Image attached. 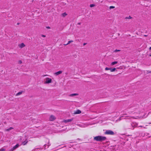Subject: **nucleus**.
Returning a JSON list of instances; mask_svg holds the SVG:
<instances>
[{
    "instance_id": "1",
    "label": "nucleus",
    "mask_w": 151,
    "mask_h": 151,
    "mask_svg": "<svg viewBox=\"0 0 151 151\" xmlns=\"http://www.w3.org/2000/svg\"><path fill=\"white\" fill-rule=\"evenodd\" d=\"M106 139V137L100 136H96L94 137V139L97 141H102L105 140Z\"/></svg>"
},
{
    "instance_id": "2",
    "label": "nucleus",
    "mask_w": 151,
    "mask_h": 151,
    "mask_svg": "<svg viewBox=\"0 0 151 151\" xmlns=\"http://www.w3.org/2000/svg\"><path fill=\"white\" fill-rule=\"evenodd\" d=\"M125 127L126 129H132V123H127L125 125Z\"/></svg>"
},
{
    "instance_id": "3",
    "label": "nucleus",
    "mask_w": 151,
    "mask_h": 151,
    "mask_svg": "<svg viewBox=\"0 0 151 151\" xmlns=\"http://www.w3.org/2000/svg\"><path fill=\"white\" fill-rule=\"evenodd\" d=\"M105 134H109L111 135H113L114 134V132L111 130H107L105 132Z\"/></svg>"
},
{
    "instance_id": "4",
    "label": "nucleus",
    "mask_w": 151,
    "mask_h": 151,
    "mask_svg": "<svg viewBox=\"0 0 151 151\" xmlns=\"http://www.w3.org/2000/svg\"><path fill=\"white\" fill-rule=\"evenodd\" d=\"M52 82V79L48 78H46V81H45V83H49Z\"/></svg>"
},
{
    "instance_id": "5",
    "label": "nucleus",
    "mask_w": 151,
    "mask_h": 151,
    "mask_svg": "<svg viewBox=\"0 0 151 151\" xmlns=\"http://www.w3.org/2000/svg\"><path fill=\"white\" fill-rule=\"evenodd\" d=\"M132 129H133L134 127H137L138 124L135 122H133L132 123Z\"/></svg>"
},
{
    "instance_id": "6",
    "label": "nucleus",
    "mask_w": 151,
    "mask_h": 151,
    "mask_svg": "<svg viewBox=\"0 0 151 151\" xmlns=\"http://www.w3.org/2000/svg\"><path fill=\"white\" fill-rule=\"evenodd\" d=\"M73 118L71 119L64 120L63 121V122H64L65 123H67V122H71L73 120Z\"/></svg>"
},
{
    "instance_id": "7",
    "label": "nucleus",
    "mask_w": 151,
    "mask_h": 151,
    "mask_svg": "<svg viewBox=\"0 0 151 151\" xmlns=\"http://www.w3.org/2000/svg\"><path fill=\"white\" fill-rule=\"evenodd\" d=\"M19 146V144H16L15 146H14L9 151H13L17 148Z\"/></svg>"
},
{
    "instance_id": "8",
    "label": "nucleus",
    "mask_w": 151,
    "mask_h": 151,
    "mask_svg": "<svg viewBox=\"0 0 151 151\" xmlns=\"http://www.w3.org/2000/svg\"><path fill=\"white\" fill-rule=\"evenodd\" d=\"M55 119L56 118L54 116L52 115L50 116L49 119L50 121H53L55 120Z\"/></svg>"
},
{
    "instance_id": "9",
    "label": "nucleus",
    "mask_w": 151,
    "mask_h": 151,
    "mask_svg": "<svg viewBox=\"0 0 151 151\" xmlns=\"http://www.w3.org/2000/svg\"><path fill=\"white\" fill-rule=\"evenodd\" d=\"M63 71L61 70L57 72H56L54 73V74L56 76H58L60 74L62 73Z\"/></svg>"
},
{
    "instance_id": "10",
    "label": "nucleus",
    "mask_w": 151,
    "mask_h": 151,
    "mask_svg": "<svg viewBox=\"0 0 151 151\" xmlns=\"http://www.w3.org/2000/svg\"><path fill=\"white\" fill-rule=\"evenodd\" d=\"M19 46L20 48H22L25 46V45L23 43H22L19 45Z\"/></svg>"
},
{
    "instance_id": "11",
    "label": "nucleus",
    "mask_w": 151,
    "mask_h": 151,
    "mask_svg": "<svg viewBox=\"0 0 151 151\" xmlns=\"http://www.w3.org/2000/svg\"><path fill=\"white\" fill-rule=\"evenodd\" d=\"M28 142L27 139L25 141L22 142V145H25Z\"/></svg>"
},
{
    "instance_id": "12",
    "label": "nucleus",
    "mask_w": 151,
    "mask_h": 151,
    "mask_svg": "<svg viewBox=\"0 0 151 151\" xmlns=\"http://www.w3.org/2000/svg\"><path fill=\"white\" fill-rule=\"evenodd\" d=\"M81 113V111L79 110H77L74 112V114H79Z\"/></svg>"
},
{
    "instance_id": "13",
    "label": "nucleus",
    "mask_w": 151,
    "mask_h": 151,
    "mask_svg": "<svg viewBox=\"0 0 151 151\" xmlns=\"http://www.w3.org/2000/svg\"><path fill=\"white\" fill-rule=\"evenodd\" d=\"M118 62L117 61H114L112 62L111 63V65H114L116 64Z\"/></svg>"
},
{
    "instance_id": "14",
    "label": "nucleus",
    "mask_w": 151,
    "mask_h": 151,
    "mask_svg": "<svg viewBox=\"0 0 151 151\" xmlns=\"http://www.w3.org/2000/svg\"><path fill=\"white\" fill-rule=\"evenodd\" d=\"M67 15V14L65 13L64 12L62 14V16L63 17H65V16Z\"/></svg>"
},
{
    "instance_id": "15",
    "label": "nucleus",
    "mask_w": 151,
    "mask_h": 151,
    "mask_svg": "<svg viewBox=\"0 0 151 151\" xmlns=\"http://www.w3.org/2000/svg\"><path fill=\"white\" fill-rule=\"evenodd\" d=\"M116 70V69L115 68H110V70L111 72H114V71H115Z\"/></svg>"
},
{
    "instance_id": "16",
    "label": "nucleus",
    "mask_w": 151,
    "mask_h": 151,
    "mask_svg": "<svg viewBox=\"0 0 151 151\" xmlns=\"http://www.w3.org/2000/svg\"><path fill=\"white\" fill-rule=\"evenodd\" d=\"M78 95V94L77 93H73V94H72L70 95V96H77Z\"/></svg>"
},
{
    "instance_id": "17",
    "label": "nucleus",
    "mask_w": 151,
    "mask_h": 151,
    "mask_svg": "<svg viewBox=\"0 0 151 151\" xmlns=\"http://www.w3.org/2000/svg\"><path fill=\"white\" fill-rule=\"evenodd\" d=\"M13 129V127H10L9 128L6 129V131H9L11 130V129Z\"/></svg>"
},
{
    "instance_id": "18",
    "label": "nucleus",
    "mask_w": 151,
    "mask_h": 151,
    "mask_svg": "<svg viewBox=\"0 0 151 151\" xmlns=\"http://www.w3.org/2000/svg\"><path fill=\"white\" fill-rule=\"evenodd\" d=\"M95 6V5L94 4H91L90 5V7H93L94 6Z\"/></svg>"
},
{
    "instance_id": "19",
    "label": "nucleus",
    "mask_w": 151,
    "mask_h": 151,
    "mask_svg": "<svg viewBox=\"0 0 151 151\" xmlns=\"http://www.w3.org/2000/svg\"><path fill=\"white\" fill-rule=\"evenodd\" d=\"M22 93V92H19L17 94H16V95L17 96H18V95H19L20 94H21Z\"/></svg>"
},
{
    "instance_id": "20",
    "label": "nucleus",
    "mask_w": 151,
    "mask_h": 151,
    "mask_svg": "<svg viewBox=\"0 0 151 151\" xmlns=\"http://www.w3.org/2000/svg\"><path fill=\"white\" fill-rule=\"evenodd\" d=\"M49 145H47L46 144L45 145H44V147H45V148L46 149V147H47V148H48V147H49Z\"/></svg>"
},
{
    "instance_id": "21",
    "label": "nucleus",
    "mask_w": 151,
    "mask_h": 151,
    "mask_svg": "<svg viewBox=\"0 0 151 151\" xmlns=\"http://www.w3.org/2000/svg\"><path fill=\"white\" fill-rule=\"evenodd\" d=\"M132 18V17L130 16H129V17H126L125 19H131Z\"/></svg>"
},
{
    "instance_id": "22",
    "label": "nucleus",
    "mask_w": 151,
    "mask_h": 151,
    "mask_svg": "<svg viewBox=\"0 0 151 151\" xmlns=\"http://www.w3.org/2000/svg\"><path fill=\"white\" fill-rule=\"evenodd\" d=\"M77 125L80 127H84L83 126V125H81V124H77Z\"/></svg>"
},
{
    "instance_id": "23",
    "label": "nucleus",
    "mask_w": 151,
    "mask_h": 151,
    "mask_svg": "<svg viewBox=\"0 0 151 151\" xmlns=\"http://www.w3.org/2000/svg\"><path fill=\"white\" fill-rule=\"evenodd\" d=\"M73 40H70L68 41V43H67V44H70L71 42H73Z\"/></svg>"
},
{
    "instance_id": "24",
    "label": "nucleus",
    "mask_w": 151,
    "mask_h": 151,
    "mask_svg": "<svg viewBox=\"0 0 151 151\" xmlns=\"http://www.w3.org/2000/svg\"><path fill=\"white\" fill-rule=\"evenodd\" d=\"M110 68H107V67H106L105 68V70H110Z\"/></svg>"
},
{
    "instance_id": "25",
    "label": "nucleus",
    "mask_w": 151,
    "mask_h": 151,
    "mask_svg": "<svg viewBox=\"0 0 151 151\" xmlns=\"http://www.w3.org/2000/svg\"><path fill=\"white\" fill-rule=\"evenodd\" d=\"M120 51V50H114V52H119Z\"/></svg>"
},
{
    "instance_id": "26",
    "label": "nucleus",
    "mask_w": 151,
    "mask_h": 151,
    "mask_svg": "<svg viewBox=\"0 0 151 151\" xmlns=\"http://www.w3.org/2000/svg\"><path fill=\"white\" fill-rule=\"evenodd\" d=\"M5 149L4 148H1L0 149V151H5Z\"/></svg>"
},
{
    "instance_id": "27",
    "label": "nucleus",
    "mask_w": 151,
    "mask_h": 151,
    "mask_svg": "<svg viewBox=\"0 0 151 151\" xmlns=\"http://www.w3.org/2000/svg\"><path fill=\"white\" fill-rule=\"evenodd\" d=\"M115 8V7L114 6H110V9H113V8Z\"/></svg>"
},
{
    "instance_id": "28",
    "label": "nucleus",
    "mask_w": 151,
    "mask_h": 151,
    "mask_svg": "<svg viewBox=\"0 0 151 151\" xmlns=\"http://www.w3.org/2000/svg\"><path fill=\"white\" fill-rule=\"evenodd\" d=\"M19 64H21V63H22V61H21V60H19Z\"/></svg>"
},
{
    "instance_id": "29",
    "label": "nucleus",
    "mask_w": 151,
    "mask_h": 151,
    "mask_svg": "<svg viewBox=\"0 0 151 151\" xmlns=\"http://www.w3.org/2000/svg\"><path fill=\"white\" fill-rule=\"evenodd\" d=\"M42 37H45V35H42Z\"/></svg>"
},
{
    "instance_id": "30",
    "label": "nucleus",
    "mask_w": 151,
    "mask_h": 151,
    "mask_svg": "<svg viewBox=\"0 0 151 151\" xmlns=\"http://www.w3.org/2000/svg\"><path fill=\"white\" fill-rule=\"evenodd\" d=\"M86 43H84L83 44V45H86Z\"/></svg>"
},
{
    "instance_id": "31",
    "label": "nucleus",
    "mask_w": 151,
    "mask_h": 151,
    "mask_svg": "<svg viewBox=\"0 0 151 151\" xmlns=\"http://www.w3.org/2000/svg\"><path fill=\"white\" fill-rule=\"evenodd\" d=\"M47 29H50V27H47Z\"/></svg>"
},
{
    "instance_id": "32",
    "label": "nucleus",
    "mask_w": 151,
    "mask_h": 151,
    "mask_svg": "<svg viewBox=\"0 0 151 151\" xmlns=\"http://www.w3.org/2000/svg\"><path fill=\"white\" fill-rule=\"evenodd\" d=\"M138 127H143V126H139Z\"/></svg>"
},
{
    "instance_id": "33",
    "label": "nucleus",
    "mask_w": 151,
    "mask_h": 151,
    "mask_svg": "<svg viewBox=\"0 0 151 151\" xmlns=\"http://www.w3.org/2000/svg\"><path fill=\"white\" fill-rule=\"evenodd\" d=\"M81 23H78V24H79V25H80L81 24Z\"/></svg>"
},
{
    "instance_id": "34",
    "label": "nucleus",
    "mask_w": 151,
    "mask_h": 151,
    "mask_svg": "<svg viewBox=\"0 0 151 151\" xmlns=\"http://www.w3.org/2000/svg\"><path fill=\"white\" fill-rule=\"evenodd\" d=\"M131 117H132V118H135V119H136V118H134V117H132V116Z\"/></svg>"
},
{
    "instance_id": "35",
    "label": "nucleus",
    "mask_w": 151,
    "mask_h": 151,
    "mask_svg": "<svg viewBox=\"0 0 151 151\" xmlns=\"http://www.w3.org/2000/svg\"><path fill=\"white\" fill-rule=\"evenodd\" d=\"M149 49H150V50H151V47H150V48H149Z\"/></svg>"
},
{
    "instance_id": "36",
    "label": "nucleus",
    "mask_w": 151,
    "mask_h": 151,
    "mask_svg": "<svg viewBox=\"0 0 151 151\" xmlns=\"http://www.w3.org/2000/svg\"><path fill=\"white\" fill-rule=\"evenodd\" d=\"M68 44H64V45H68Z\"/></svg>"
},
{
    "instance_id": "37",
    "label": "nucleus",
    "mask_w": 151,
    "mask_h": 151,
    "mask_svg": "<svg viewBox=\"0 0 151 151\" xmlns=\"http://www.w3.org/2000/svg\"><path fill=\"white\" fill-rule=\"evenodd\" d=\"M144 36H147L146 35H144Z\"/></svg>"
},
{
    "instance_id": "38",
    "label": "nucleus",
    "mask_w": 151,
    "mask_h": 151,
    "mask_svg": "<svg viewBox=\"0 0 151 151\" xmlns=\"http://www.w3.org/2000/svg\"><path fill=\"white\" fill-rule=\"evenodd\" d=\"M149 124H151V122H150V123H149Z\"/></svg>"
},
{
    "instance_id": "39",
    "label": "nucleus",
    "mask_w": 151,
    "mask_h": 151,
    "mask_svg": "<svg viewBox=\"0 0 151 151\" xmlns=\"http://www.w3.org/2000/svg\"><path fill=\"white\" fill-rule=\"evenodd\" d=\"M144 127V128H145V127Z\"/></svg>"
},
{
    "instance_id": "40",
    "label": "nucleus",
    "mask_w": 151,
    "mask_h": 151,
    "mask_svg": "<svg viewBox=\"0 0 151 151\" xmlns=\"http://www.w3.org/2000/svg\"><path fill=\"white\" fill-rule=\"evenodd\" d=\"M149 73H151V71H150Z\"/></svg>"
}]
</instances>
